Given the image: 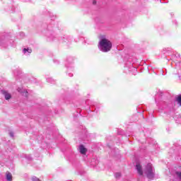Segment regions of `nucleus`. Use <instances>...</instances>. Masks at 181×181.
<instances>
[{"instance_id": "f03ea898", "label": "nucleus", "mask_w": 181, "mask_h": 181, "mask_svg": "<svg viewBox=\"0 0 181 181\" xmlns=\"http://www.w3.org/2000/svg\"><path fill=\"white\" fill-rule=\"evenodd\" d=\"M144 173L148 179H153V177L155 176V170L151 163L147 164L146 169L144 170Z\"/></svg>"}, {"instance_id": "423d86ee", "label": "nucleus", "mask_w": 181, "mask_h": 181, "mask_svg": "<svg viewBox=\"0 0 181 181\" xmlns=\"http://www.w3.org/2000/svg\"><path fill=\"white\" fill-rule=\"evenodd\" d=\"M18 93H21V94H23V95H24V97H28V90H21V88H18Z\"/></svg>"}, {"instance_id": "1a4fd4ad", "label": "nucleus", "mask_w": 181, "mask_h": 181, "mask_svg": "<svg viewBox=\"0 0 181 181\" xmlns=\"http://www.w3.org/2000/svg\"><path fill=\"white\" fill-rule=\"evenodd\" d=\"M115 177L116 179H119L121 177V174L119 173H116Z\"/></svg>"}, {"instance_id": "f8f14e48", "label": "nucleus", "mask_w": 181, "mask_h": 181, "mask_svg": "<svg viewBox=\"0 0 181 181\" xmlns=\"http://www.w3.org/2000/svg\"><path fill=\"white\" fill-rule=\"evenodd\" d=\"M10 136L13 137V132H10Z\"/></svg>"}, {"instance_id": "7ed1b4c3", "label": "nucleus", "mask_w": 181, "mask_h": 181, "mask_svg": "<svg viewBox=\"0 0 181 181\" xmlns=\"http://www.w3.org/2000/svg\"><path fill=\"white\" fill-rule=\"evenodd\" d=\"M1 94H3L6 101H9V100L12 98V95H11V93H9V92H8L7 90H1Z\"/></svg>"}, {"instance_id": "f257e3e1", "label": "nucleus", "mask_w": 181, "mask_h": 181, "mask_svg": "<svg viewBox=\"0 0 181 181\" xmlns=\"http://www.w3.org/2000/svg\"><path fill=\"white\" fill-rule=\"evenodd\" d=\"M98 47L100 52L107 53L112 49V42H111L106 36L103 35L100 37Z\"/></svg>"}, {"instance_id": "ddd939ff", "label": "nucleus", "mask_w": 181, "mask_h": 181, "mask_svg": "<svg viewBox=\"0 0 181 181\" xmlns=\"http://www.w3.org/2000/svg\"><path fill=\"white\" fill-rule=\"evenodd\" d=\"M93 5H95V4H97V1H93Z\"/></svg>"}, {"instance_id": "6e6552de", "label": "nucleus", "mask_w": 181, "mask_h": 181, "mask_svg": "<svg viewBox=\"0 0 181 181\" xmlns=\"http://www.w3.org/2000/svg\"><path fill=\"white\" fill-rule=\"evenodd\" d=\"M6 180L8 181H12V174L11 173L7 172L6 173Z\"/></svg>"}, {"instance_id": "20e7f679", "label": "nucleus", "mask_w": 181, "mask_h": 181, "mask_svg": "<svg viewBox=\"0 0 181 181\" xmlns=\"http://www.w3.org/2000/svg\"><path fill=\"white\" fill-rule=\"evenodd\" d=\"M136 169L137 173H139V175H140V176H142V175H144V170H142V166L141 165V164L136 163Z\"/></svg>"}, {"instance_id": "0eeeda50", "label": "nucleus", "mask_w": 181, "mask_h": 181, "mask_svg": "<svg viewBox=\"0 0 181 181\" xmlns=\"http://www.w3.org/2000/svg\"><path fill=\"white\" fill-rule=\"evenodd\" d=\"M24 54H30V53H32V49H26V48H24L23 50Z\"/></svg>"}, {"instance_id": "9b49d317", "label": "nucleus", "mask_w": 181, "mask_h": 181, "mask_svg": "<svg viewBox=\"0 0 181 181\" xmlns=\"http://www.w3.org/2000/svg\"><path fill=\"white\" fill-rule=\"evenodd\" d=\"M47 81H48L49 83H52V81H53V79H52V78H48V79H47Z\"/></svg>"}, {"instance_id": "39448f33", "label": "nucleus", "mask_w": 181, "mask_h": 181, "mask_svg": "<svg viewBox=\"0 0 181 181\" xmlns=\"http://www.w3.org/2000/svg\"><path fill=\"white\" fill-rule=\"evenodd\" d=\"M79 152L82 155H86V153H87V148H86V147H84L83 145H80L79 146Z\"/></svg>"}, {"instance_id": "9d476101", "label": "nucleus", "mask_w": 181, "mask_h": 181, "mask_svg": "<svg viewBox=\"0 0 181 181\" xmlns=\"http://www.w3.org/2000/svg\"><path fill=\"white\" fill-rule=\"evenodd\" d=\"M177 177L179 178L180 180H181V172H176L175 173Z\"/></svg>"}]
</instances>
